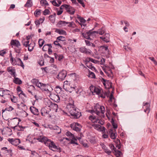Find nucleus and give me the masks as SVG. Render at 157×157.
Here are the masks:
<instances>
[{"label":"nucleus","instance_id":"nucleus-1","mask_svg":"<svg viewBox=\"0 0 157 157\" xmlns=\"http://www.w3.org/2000/svg\"><path fill=\"white\" fill-rule=\"evenodd\" d=\"M37 140L40 142H43L46 146L49 147L50 149L52 151L57 152L61 151V149L59 146H56L53 141L45 136H40Z\"/></svg>","mask_w":157,"mask_h":157},{"label":"nucleus","instance_id":"nucleus-2","mask_svg":"<svg viewBox=\"0 0 157 157\" xmlns=\"http://www.w3.org/2000/svg\"><path fill=\"white\" fill-rule=\"evenodd\" d=\"M31 82L43 90L49 92V93H50V90H52V88L50 86L40 82L38 79L33 78L31 80Z\"/></svg>","mask_w":157,"mask_h":157},{"label":"nucleus","instance_id":"nucleus-3","mask_svg":"<svg viewBox=\"0 0 157 157\" xmlns=\"http://www.w3.org/2000/svg\"><path fill=\"white\" fill-rule=\"evenodd\" d=\"M69 105H68L67 107L69 108L70 107V109H69V111L71 116L74 117L75 118H78L81 116V113L80 110L74 106V102L72 104L69 103Z\"/></svg>","mask_w":157,"mask_h":157},{"label":"nucleus","instance_id":"nucleus-4","mask_svg":"<svg viewBox=\"0 0 157 157\" xmlns=\"http://www.w3.org/2000/svg\"><path fill=\"white\" fill-rule=\"evenodd\" d=\"M10 44L12 48L13 46L16 47V48H14L15 52L17 53H20L21 50V44L19 41L17 40H12L10 42Z\"/></svg>","mask_w":157,"mask_h":157},{"label":"nucleus","instance_id":"nucleus-5","mask_svg":"<svg viewBox=\"0 0 157 157\" xmlns=\"http://www.w3.org/2000/svg\"><path fill=\"white\" fill-rule=\"evenodd\" d=\"M11 63L13 65H17L21 66L24 68V65L21 59L19 58L15 59L13 57H11L10 59Z\"/></svg>","mask_w":157,"mask_h":157},{"label":"nucleus","instance_id":"nucleus-6","mask_svg":"<svg viewBox=\"0 0 157 157\" xmlns=\"http://www.w3.org/2000/svg\"><path fill=\"white\" fill-rule=\"evenodd\" d=\"M10 90L1 88L0 90V96L3 97L4 99L8 100V99H9L10 96Z\"/></svg>","mask_w":157,"mask_h":157},{"label":"nucleus","instance_id":"nucleus-7","mask_svg":"<svg viewBox=\"0 0 157 157\" xmlns=\"http://www.w3.org/2000/svg\"><path fill=\"white\" fill-rule=\"evenodd\" d=\"M60 9H65L68 13L71 15L74 14L75 11V10L74 8L69 5L66 4L62 5L61 6Z\"/></svg>","mask_w":157,"mask_h":157},{"label":"nucleus","instance_id":"nucleus-8","mask_svg":"<svg viewBox=\"0 0 157 157\" xmlns=\"http://www.w3.org/2000/svg\"><path fill=\"white\" fill-rule=\"evenodd\" d=\"M89 118L94 123H98L101 125H103L104 124V122L101 120L100 117L98 118L94 115L90 116Z\"/></svg>","mask_w":157,"mask_h":157},{"label":"nucleus","instance_id":"nucleus-9","mask_svg":"<svg viewBox=\"0 0 157 157\" xmlns=\"http://www.w3.org/2000/svg\"><path fill=\"white\" fill-rule=\"evenodd\" d=\"M67 73L66 71L63 70L60 72L57 75L56 78L59 81L63 80L67 76Z\"/></svg>","mask_w":157,"mask_h":157},{"label":"nucleus","instance_id":"nucleus-10","mask_svg":"<svg viewBox=\"0 0 157 157\" xmlns=\"http://www.w3.org/2000/svg\"><path fill=\"white\" fill-rule=\"evenodd\" d=\"M71 127L73 130L79 132L81 130V125L77 123H73L71 124Z\"/></svg>","mask_w":157,"mask_h":157},{"label":"nucleus","instance_id":"nucleus-11","mask_svg":"<svg viewBox=\"0 0 157 157\" xmlns=\"http://www.w3.org/2000/svg\"><path fill=\"white\" fill-rule=\"evenodd\" d=\"M103 83L105 87L107 89H110L112 88V83L109 80H105V79H103Z\"/></svg>","mask_w":157,"mask_h":157},{"label":"nucleus","instance_id":"nucleus-12","mask_svg":"<svg viewBox=\"0 0 157 157\" xmlns=\"http://www.w3.org/2000/svg\"><path fill=\"white\" fill-rule=\"evenodd\" d=\"M7 70L13 76H16L17 75L16 73L15 70L13 67H9L7 68Z\"/></svg>","mask_w":157,"mask_h":157},{"label":"nucleus","instance_id":"nucleus-13","mask_svg":"<svg viewBox=\"0 0 157 157\" xmlns=\"http://www.w3.org/2000/svg\"><path fill=\"white\" fill-rule=\"evenodd\" d=\"M91 90L92 92H93L92 91H94V93H96V94L98 95L100 94L101 92H102V89H101V88H97L94 86H91L90 87Z\"/></svg>","mask_w":157,"mask_h":157},{"label":"nucleus","instance_id":"nucleus-14","mask_svg":"<svg viewBox=\"0 0 157 157\" xmlns=\"http://www.w3.org/2000/svg\"><path fill=\"white\" fill-rule=\"evenodd\" d=\"M143 108L144 109V111L145 112H147V113H148L150 112V104L147 102H146L145 103H143Z\"/></svg>","mask_w":157,"mask_h":157},{"label":"nucleus","instance_id":"nucleus-15","mask_svg":"<svg viewBox=\"0 0 157 157\" xmlns=\"http://www.w3.org/2000/svg\"><path fill=\"white\" fill-rule=\"evenodd\" d=\"M30 110L31 113L35 115H38L39 114L38 109L34 107H31L30 108Z\"/></svg>","mask_w":157,"mask_h":157},{"label":"nucleus","instance_id":"nucleus-16","mask_svg":"<svg viewBox=\"0 0 157 157\" xmlns=\"http://www.w3.org/2000/svg\"><path fill=\"white\" fill-rule=\"evenodd\" d=\"M100 38L106 43L108 42L109 40V33H106L102 36L100 37Z\"/></svg>","mask_w":157,"mask_h":157},{"label":"nucleus","instance_id":"nucleus-17","mask_svg":"<svg viewBox=\"0 0 157 157\" xmlns=\"http://www.w3.org/2000/svg\"><path fill=\"white\" fill-rule=\"evenodd\" d=\"M52 99L56 102H59L60 101V98L58 94H51Z\"/></svg>","mask_w":157,"mask_h":157},{"label":"nucleus","instance_id":"nucleus-18","mask_svg":"<svg viewBox=\"0 0 157 157\" xmlns=\"http://www.w3.org/2000/svg\"><path fill=\"white\" fill-rule=\"evenodd\" d=\"M79 50L81 52L86 54H90L91 52L89 49L86 48L84 47H81L80 48Z\"/></svg>","mask_w":157,"mask_h":157},{"label":"nucleus","instance_id":"nucleus-19","mask_svg":"<svg viewBox=\"0 0 157 157\" xmlns=\"http://www.w3.org/2000/svg\"><path fill=\"white\" fill-rule=\"evenodd\" d=\"M100 105L98 104H97L94 106V109L96 112L95 113L99 116L101 117V113L99 112L98 110L99 109V107L100 106Z\"/></svg>","mask_w":157,"mask_h":157},{"label":"nucleus","instance_id":"nucleus-20","mask_svg":"<svg viewBox=\"0 0 157 157\" xmlns=\"http://www.w3.org/2000/svg\"><path fill=\"white\" fill-rule=\"evenodd\" d=\"M56 40L60 42V43H61V41H62L63 42V44L65 45L66 44L65 38L63 36H59L57 38Z\"/></svg>","mask_w":157,"mask_h":157},{"label":"nucleus","instance_id":"nucleus-21","mask_svg":"<svg viewBox=\"0 0 157 157\" xmlns=\"http://www.w3.org/2000/svg\"><path fill=\"white\" fill-rule=\"evenodd\" d=\"M105 109L104 106H100L99 107V109L98 110L99 112L101 113V117L102 116L103 117H104V114L105 112Z\"/></svg>","mask_w":157,"mask_h":157},{"label":"nucleus","instance_id":"nucleus-22","mask_svg":"<svg viewBox=\"0 0 157 157\" xmlns=\"http://www.w3.org/2000/svg\"><path fill=\"white\" fill-rule=\"evenodd\" d=\"M82 35L85 38L87 39H88L91 41L92 40V38L91 37H90L89 31L87 32L86 33H82Z\"/></svg>","mask_w":157,"mask_h":157},{"label":"nucleus","instance_id":"nucleus-23","mask_svg":"<svg viewBox=\"0 0 157 157\" xmlns=\"http://www.w3.org/2000/svg\"><path fill=\"white\" fill-rule=\"evenodd\" d=\"M52 128L53 129L56 131L55 132L56 133L59 134L61 133V129L57 125H54L52 126Z\"/></svg>","mask_w":157,"mask_h":157},{"label":"nucleus","instance_id":"nucleus-24","mask_svg":"<svg viewBox=\"0 0 157 157\" xmlns=\"http://www.w3.org/2000/svg\"><path fill=\"white\" fill-rule=\"evenodd\" d=\"M69 22H67L65 21H60L58 22L56 25L57 27H61L62 26L66 25L68 24Z\"/></svg>","mask_w":157,"mask_h":157},{"label":"nucleus","instance_id":"nucleus-25","mask_svg":"<svg viewBox=\"0 0 157 157\" xmlns=\"http://www.w3.org/2000/svg\"><path fill=\"white\" fill-rule=\"evenodd\" d=\"M13 77L14 78L13 80V82L14 83L18 85L22 84V82L19 78L16 77V76Z\"/></svg>","mask_w":157,"mask_h":157},{"label":"nucleus","instance_id":"nucleus-26","mask_svg":"<svg viewBox=\"0 0 157 157\" xmlns=\"http://www.w3.org/2000/svg\"><path fill=\"white\" fill-rule=\"evenodd\" d=\"M55 32L56 33H58L60 35H67V33L66 31L63 29H56Z\"/></svg>","mask_w":157,"mask_h":157},{"label":"nucleus","instance_id":"nucleus-27","mask_svg":"<svg viewBox=\"0 0 157 157\" xmlns=\"http://www.w3.org/2000/svg\"><path fill=\"white\" fill-rule=\"evenodd\" d=\"M35 46V43L34 42H32L29 44L28 46V50L30 52L32 51L34 47Z\"/></svg>","mask_w":157,"mask_h":157},{"label":"nucleus","instance_id":"nucleus-28","mask_svg":"<svg viewBox=\"0 0 157 157\" xmlns=\"http://www.w3.org/2000/svg\"><path fill=\"white\" fill-rule=\"evenodd\" d=\"M56 16V13H54L53 15H51L49 17V18L50 21L53 23L55 22V17Z\"/></svg>","mask_w":157,"mask_h":157},{"label":"nucleus","instance_id":"nucleus-29","mask_svg":"<svg viewBox=\"0 0 157 157\" xmlns=\"http://www.w3.org/2000/svg\"><path fill=\"white\" fill-rule=\"evenodd\" d=\"M35 89V87L33 85H30L28 88L27 90L28 92L30 93L32 95H33L32 91H34Z\"/></svg>","mask_w":157,"mask_h":157},{"label":"nucleus","instance_id":"nucleus-30","mask_svg":"<svg viewBox=\"0 0 157 157\" xmlns=\"http://www.w3.org/2000/svg\"><path fill=\"white\" fill-rule=\"evenodd\" d=\"M105 32V29L103 27H102L101 29L98 30V31H96V33H99L101 35H103Z\"/></svg>","mask_w":157,"mask_h":157},{"label":"nucleus","instance_id":"nucleus-31","mask_svg":"<svg viewBox=\"0 0 157 157\" xmlns=\"http://www.w3.org/2000/svg\"><path fill=\"white\" fill-rule=\"evenodd\" d=\"M101 97L102 98H105V97L107 96L108 97L107 94L105 92H104L102 90V92H101L100 94L98 95Z\"/></svg>","mask_w":157,"mask_h":157},{"label":"nucleus","instance_id":"nucleus-32","mask_svg":"<svg viewBox=\"0 0 157 157\" xmlns=\"http://www.w3.org/2000/svg\"><path fill=\"white\" fill-rule=\"evenodd\" d=\"M25 128L20 125H17L13 127V128L17 129L18 131H23Z\"/></svg>","mask_w":157,"mask_h":157},{"label":"nucleus","instance_id":"nucleus-33","mask_svg":"<svg viewBox=\"0 0 157 157\" xmlns=\"http://www.w3.org/2000/svg\"><path fill=\"white\" fill-rule=\"evenodd\" d=\"M50 108L52 109L53 110H55L56 112H57L58 105L57 104L53 103Z\"/></svg>","mask_w":157,"mask_h":157},{"label":"nucleus","instance_id":"nucleus-34","mask_svg":"<svg viewBox=\"0 0 157 157\" xmlns=\"http://www.w3.org/2000/svg\"><path fill=\"white\" fill-rule=\"evenodd\" d=\"M45 103L46 106L50 108L53 103L49 100L47 99L45 101Z\"/></svg>","mask_w":157,"mask_h":157},{"label":"nucleus","instance_id":"nucleus-35","mask_svg":"<svg viewBox=\"0 0 157 157\" xmlns=\"http://www.w3.org/2000/svg\"><path fill=\"white\" fill-rule=\"evenodd\" d=\"M96 31H92L91 30H89L90 37H91L92 39L95 36V33Z\"/></svg>","mask_w":157,"mask_h":157},{"label":"nucleus","instance_id":"nucleus-36","mask_svg":"<svg viewBox=\"0 0 157 157\" xmlns=\"http://www.w3.org/2000/svg\"><path fill=\"white\" fill-rule=\"evenodd\" d=\"M110 137L113 139H115L117 136V133L113 132L112 131H110Z\"/></svg>","mask_w":157,"mask_h":157},{"label":"nucleus","instance_id":"nucleus-37","mask_svg":"<svg viewBox=\"0 0 157 157\" xmlns=\"http://www.w3.org/2000/svg\"><path fill=\"white\" fill-rule=\"evenodd\" d=\"M32 6V2L31 0H28L26 3L25 4V6L27 7H31Z\"/></svg>","mask_w":157,"mask_h":157},{"label":"nucleus","instance_id":"nucleus-38","mask_svg":"<svg viewBox=\"0 0 157 157\" xmlns=\"http://www.w3.org/2000/svg\"><path fill=\"white\" fill-rule=\"evenodd\" d=\"M114 151L117 157H121V155H122V152L120 151L116 150Z\"/></svg>","mask_w":157,"mask_h":157},{"label":"nucleus","instance_id":"nucleus-39","mask_svg":"<svg viewBox=\"0 0 157 157\" xmlns=\"http://www.w3.org/2000/svg\"><path fill=\"white\" fill-rule=\"evenodd\" d=\"M13 141L14 143H13V145L15 146H17L21 143L20 140L18 139H14Z\"/></svg>","mask_w":157,"mask_h":157},{"label":"nucleus","instance_id":"nucleus-40","mask_svg":"<svg viewBox=\"0 0 157 157\" xmlns=\"http://www.w3.org/2000/svg\"><path fill=\"white\" fill-rule=\"evenodd\" d=\"M93 126L95 127V128L100 131H102L101 128V126L99 124H94L93 125Z\"/></svg>","mask_w":157,"mask_h":157},{"label":"nucleus","instance_id":"nucleus-41","mask_svg":"<svg viewBox=\"0 0 157 157\" xmlns=\"http://www.w3.org/2000/svg\"><path fill=\"white\" fill-rule=\"evenodd\" d=\"M6 147H3L2 148V150H5L6 153H10L12 152V151L11 149L7 150Z\"/></svg>","mask_w":157,"mask_h":157},{"label":"nucleus","instance_id":"nucleus-42","mask_svg":"<svg viewBox=\"0 0 157 157\" xmlns=\"http://www.w3.org/2000/svg\"><path fill=\"white\" fill-rule=\"evenodd\" d=\"M44 41L42 39H40L38 41V43L39 45V47L41 48L44 44Z\"/></svg>","mask_w":157,"mask_h":157},{"label":"nucleus","instance_id":"nucleus-43","mask_svg":"<svg viewBox=\"0 0 157 157\" xmlns=\"http://www.w3.org/2000/svg\"><path fill=\"white\" fill-rule=\"evenodd\" d=\"M77 18L81 23H84L86 22V20L85 19L79 16H78Z\"/></svg>","mask_w":157,"mask_h":157},{"label":"nucleus","instance_id":"nucleus-44","mask_svg":"<svg viewBox=\"0 0 157 157\" xmlns=\"http://www.w3.org/2000/svg\"><path fill=\"white\" fill-rule=\"evenodd\" d=\"M66 135L68 136H70L72 138L74 137V135L69 131H67L66 133Z\"/></svg>","mask_w":157,"mask_h":157},{"label":"nucleus","instance_id":"nucleus-45","mask_svg":"<svg viewBox=\"0 0 157 157\" xmlns=\"http://www.w3.org/2000/svg\"><path fill=\"white\" fill-rule=\"evenodd\" d=\"M103 150L108 155H110L111 153V151L109 150L106 147L105 148V149H104Z\"/></svg>","mask_w":157,"mask_h":157},{"label":"nucleus","instance_id":"nucleus-46","mask_svg":"<svg viewBox=\"0 0 157 157\" xmlns=\"http://www.w3.org/2000/svg\"><path fill=\"white\" fill-rule=\"evenodd\" d=\"M54 44L55 45L59 46L61 48H62V46L60 44V42L58 41L57 40L54 42Z\"/></svg>","mask_w":157,"mask_h":157},{"label":"nucleus","instance_id":"nucleus-47","mask_svg":"<svg viewBox=\"0 0 157 157\" xmlns=\"http://www.w3.org/2000/svg\"><path fill=\"white\" fill-rule=\"evenodd\" d=\"M111 122L113 128H117V125L115 123L113 119H112Z\"/></svg>","mask_w":157,"mask_h":157},{"label":"nucleus","instance_id":"nucleus-48","mask_svg":"<svg viewBox=\"0 0 157 157\" xmlns=\"http://www.w3.org/2000/svg\"><path fill=\"white\" fill-rule=\"evenodd\" d=\"M40 11L41 10L40 9L36 10L34 12V15L36 16L37 15H40Z\"/></svg>","mask_w":157,"mask_h":157},{"label":"nucleus","instance_id":"nucleus-49","mask_svg":"<svg viewBox=\"0 0 157 157\" xmlns=\"http://www.w3.org/2000/svg\"><path fill=\"white\" fill-rule=\"evenodd\" d=\"M43 12V15H46L47 14H49V13L50 12V11L49 10H48V9H46Z\"/></svg>","mask_w":157,"mask_h":157},{"label":"nucleus","instance_id":"nucleus-50","mask_svg":"<svg viewBox=\"0 0 157 157\" xmlns=\"http://www.w3.org/2000/svg\"><path fill=\"white\" fill-rule=\"evenodd\" d=\"M39 64L41 66H43L44 65V61L43 59H40L38 62Z\"/></svg>","mask_w":157,"mask_h":157},{"label":"nucleus","instance_id":"nucleus-51","mask_svg":"<svg viewBox=\"0 0 157 157\" xmlns=\"http://www.w3.org/2000/svg\"><path fill=\"white\" fill-rule=\"evenodd\" d=\"M85 42L86 45L88 46H90L91 45V42L90 41V40H85Z\"/></svg>","mask_w":157,"mask_h":157},{"label":"nucleus","instance_id":"nucleus-52","mask_svg":"<svg viewBox=\"0 0 157 157\" xmlns=\"http://www.w3.org/2000/svg\"><path fill=\"white\" fill-rule=\"evenodd\" d=\"M52 5L56 6H59V4H58L56 1L55 0H53L52 1H51Z\"/></svg>","mask_w":157,"mask_h":157},{"label":"nucleus","instance_id":"nucleus-53","mask_svg":"<svg viewBox=\"0 0 157 157\" xmlns=\"http://www.w3.org/2000/svg\"><path fill=\"white\" fill-rule=\"evenodd\" d=\"M11 101L14 103H16L17 101V98L14 96H13V98H11Z\"/></svg>","mask_w":157,"mask_h":157},{"label":"nucleus","instance_id":"nucleus-54","mask_svg":"<svg viewBox=\"0 0 157 157\" xmlns=\"http://www.w3.org/2000/svg\"><path fill=\"white\" fill-rule=\"evenodd\" d=\"M78 2L80 3L82 6L83 7H84L85 5L83 2V0H77Z\"/></svg>","mask_w":157,"mask_h":157},{"label":"nucleus","instance_id":"nucleus-55","mask_svg":"<svg viewBox=\"0 0 157 157\" xmlns=\"http://www.w3.org/2000/svg\"><path fill=\"white\" fill-rule=\"evenodd\" d=\"M149 58L152 61H153L154 63V64L155 65H157V62L155 60V59L154 57H149Z\"/></svg>","mask_w":157,"mask_h":157},{"label":"nucleus","instance_id":"nucleus-56","mask_svg":"<svg viewBox=\"0 0 157 157\" xmlns=\"http://www.w3.org/2000/svg\"><path fill=\"white\" fill-rule=\"evenodd\" d=\"M89 77L92 78H95V76L93 72H90Z\"/></svg>","mask_w":157,"mask_h":157},{"label":"nucleus","instance_id":"nucleus-57","mask_svg":"<svg viewBox=\"0 0 157 157\" xmlns=\"http://www.w3.org/2000/svg\"><path fill=\"white\" fill-rule=\"evenodd\" d=\"M90 58H86L85 60L86 65V63L87 64H89V63H90L89 62L90 61Z\"/></svg>","mask_w":157,"mask_h":157},{"label":"nucleus","instance_id":"nucleus-58","mask_svg":"<svg viewBox=\"0 0 157 157\" xmlns=\"http://www.w3.org/2000/svg\"><path fill=\"white\" fill-rule=\"evenodd\" d=\"M29 44V41L27 40L25 41L23 44V45L26 47H28V45Z\"/></svg>","mask_w":157,"mask_h":157},{"label":"nucleus","instance_id":"nucleus-59","mask_svg":"<svg viewBox=\"0 0 157 157\" xmlns=\"http://www.w3.org/2000/svg\"><path fill=\"white\" fill-rule=\"evenodd\" d=\"M13 109V108L12 107L9 106V107L6 108L5 110L8 111H11Z\"/></svg>","mask_w":157,"mask_h":157},{"label":"nucleus","instance_id":"nucleus-60","mask_svg":"<svg viewBox=\"0 0 157 157\" xmlns=\"http://www.w3.org/2000/svg\"><path fill=\"white\" fill-rule=\"evenodd\" d=\"M6 53V52L4 51V50H1L0 51V56H3Z\"/></svg>","mask_w":157,"mask_h":157},{"label":"nucleus","instance_id":"nucleus-61","mask_svg":"<svg viewBox=\"0 0 157 157\" xmlns=\"http://www.w3.org/2000/svg\"><path fill=\"white\" fill-rule=\"evenodd\" d=\"M35 23L36 24L37 27H39V26L40 25V23L38 21V20H36L35 21Z\"/></svg>","mask_w":157,"mask_h":157},{"label":"nucleus","instance_id":"nucleus-62","mask_svg":"<svg viewBox=\"0 0 157 157\" xmlns=\"http://www.w3.org/2000/svg\"><path fill=\"white\" fill-rule=\"evenodd\" d=\"M47 49H48V46L45 44L43 47L42 50L44 51H46Z\"/></svg>","mask_w":157,"mask_h":157},{"label":"nucleus","instance_id":"nucleus-63","mask_svg":"<svg viewBox=\"0 0 157 157\" xmlns=\"http://www.w3.org/2000/svg\"><path fill=\"white\" fill-rule=\"evenodd\" d=\"M45 19V17H42L39 19L38 21L40 22V24H42L43 23Z\"/></svg>","mask_w":157,"mask_h":157},{"label":"nucleus","instance_id":"nucleus-64","mask_svg":"<svg viewBox=\"0 0 157 157\" xmlns=\"http://www.w3.org/2000/svg\"><path fill=\"white\" fill-rule=\"evenodd\" d=\"M46 2H47L46 0H41L40 1V3L42 6H45Z\"/></svg>","mask_w":157,"mask_h":157}]
</instances>
